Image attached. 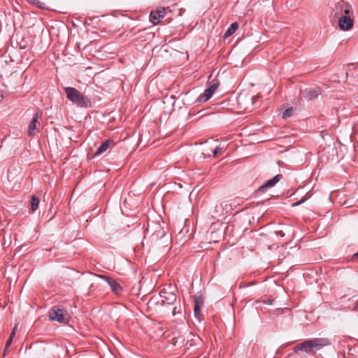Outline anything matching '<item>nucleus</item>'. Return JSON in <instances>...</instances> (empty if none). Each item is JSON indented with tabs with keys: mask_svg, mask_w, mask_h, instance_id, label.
I'll use <instances>...</instances> for the list:
<instances>
[{
	"mask_svg": "<svg viewBox=\"0 0 358 358\" xmlns=\"http://www.w3.org/2000/svg\"><path fill=\"white\" fill-rule=\"evenodd\" d=\"M99 277L108 282L111 290L114 293H115L116 294H120L122 292V287L115 280L104 275H100Z\"/></svg>",
	"mask_w": 358,
	"mask_h": 358,
	"instance_id": "nucleus-9",
	"label": "nucleus"
},
{
	"mask_svg": "<svg viewBox=\"0 0 358 358\" xmlns=\"http://www.w3.org/2000/svg\"><path fill=\"white\" fill-rule=\"evenodd\" d=\"M0 99H3V96L0 94Z\"/></svg>",
	"mask_w": 358,
	"mask_h": 358,
	"instance_id": "nucleus-29",
	"label": "nucleus"
},
{
	"mask_svg": "<svg viewBox=\"0 0 358 358\" xmlns=\"http://www.w3.org/2000/svg\"><path fill=\"white\" fill-rule=\"evenodd\" d=\"M222 149L219 147H216V148L213 151V155L216 156L218 153L221 152Z\"/></svg>",
	"mask_w": 358,
	"mask_h": 358,
	"instance_id": "nucleus-23",
	"label": "nucleus"
},
{
	"mask_svg": "<svg viewBox=\"0 0 358 358\" xmlns=\"http://www.w3.org/2000/svg\"><path fill=\"white\" fill-rule=\"evenodd\" d=\"M43 112L41 110H38L34 115L29 123L28 135L31 136L35 134V130L36 129V124L38 122V120L42 117Z\"/></svg>",
	"mask_w": 358,
	"mask_h": 358,
	"instance_id": "nucleus-10",
	"label": "nucleus"
},
{
	"mask_svg": "<svg viewBox=\"0 0 358 358\" xmlns=\"http://www.w3.org/2000/svg\"><path fill=\"white\" fill-rule=\"evenodd\" d=\"M282 178V174H277L272 178L267 180L264 185L259 186L257 191L262 193L266 192L268 188L274 187Z\"/></svg>",
	"mask_w": 358,
	"mask_h": 358,
	"instance_id": "nucleus-8",
	"label": "nucleus"
},
{
	"mask_svg": "<svg viewBox=\"0 0 358 358\" xmlns=\"http://www.w3.org/2000/svg\"><path fill=\"white\" fill-rule=\"evenodd\" d=\"M172 289L171 286L168 285L160 290L159 295L164 303L173 305L176 301L177 295Z\"/></svg>",
	"mask_w": 358,
	"mask_h": 358,
	"instance_id": "nucleus-6",
	"label": "nucleus"
},
{
	"mask_svg": "<svg viewBox=\"0 0 358 358\" xmlns=\"http://www.w3.org/2000/svg\"><path fill=\"white\" fill-rule=\"evenodd\" d=\"M113 142L111 139H108L103 142L101 145L97 148L96 152L94 154L93 157H97L103 153L110 147V143Z\"/></svg>",
	"mask_w": 358,
	"mask_h": 358,
	"instance_id": "nucleus-12",
	"label": "nucleus"
},
{
	"mask_svg": "<svg viewBox=\"0 0 358 358\" xmlns=\"http://www.w3.org/2000/svg\"><path fill=\"white\" fill-rule=\"evenodd\" d=\"M219 85V83L217 82L212 84L208 88H207L208 90V91H210L213 94L214 93V92L215 91V90L217 88Z\"/></svg>",
	"mask_w": 358,
	"mask_h": 358,
	"instance_id": "nucleus-20",
	"label": "nucleus"
},
{
	"mask_svg": "<svg viewBox=\"0 0 358 358\" xmlns=\"http://www.w3.org/2000/svg\"><path fill=\"white\" fill-rule=\"evenodd\" d=\"M293 111V108H289L286 109L283 113H282V118L286 119L287 117H289Z\"/></svg>",
	"mask_w": 358,
	"mask_h": 358,
	"instance_id": "nucleus-19",
	"label": "nucleus"
},
{
	"mask_svg": "<svg viewBox=\"0 0 358 358\" xmlns=\"http://www.w3.org/2000/svg\"><path fill=\"white\" fill-rule=\"evenodd\" d=\"M338 27L343 31L350 30L354 25V15L349 14L338 18Z\"/></svg>",
	"mask_w": 358,
	"mask_h": 358,
	"instance_id": "nucleus-7",
	"label": "nucleus"
},
{
	"mask_svg": "<svg viewBox=\"0 0 358 358\" xmlns=\"http://www.w3.org/2000/svg\"><path fill=\"white\" fill-rule=\"evenodd\" d=\"M256 99L257 98L255 96H252L248 92L240 93L236 98L239 110L243 111L252 110Z\"/></svg>",
	"mask_w": 358,
	"mask_h": 358,
	"instance_id": "nucleus-3",
	"label": "nucleus"
},
{
	"mask_svg": "<svg viewBox=\"0 0 358 358\" xmlns=\"http://www.w3.org/2000/svg\"><path fill=\"white\" fill-rule=\"evenodd\" d=\"M12 342H13V339H12V338H8V340H7V341H6V343L5 348H6H6H8L10 345V344L12 343Z\"/></svg>",
	"mask_w": 358,
	"mask_h": 358,
	"instance_id": "nucleus-22",
	"label": "nucleus"
},
{
	"mask_svg": "<svg viewBox=\"0 0 358 358\" xmlns=\"http://www.w3.org/2000/svg\"><path fill=\"white\" fill-rule=\"evenodd\" d=\"M15 332H11V334H10V335L9 338H12V339H13V337L15 336Z\"/></svg>",
	"mask_w": 358,
	"mask_h": 358,
	"instance_id": "nucleus-26",
	"label": "nucleus"
},
{
	"mask_svg": "<svg viewBox=\"0 0 358 358\" xmlns=\"http://www.w3.org/2000/svg\"><path fill=\"white\" fill-rule=\"evenodd\" d=\"M357 257H358V251L355 254H354V255L352 257V259H356Z\"/></svg>",
	"mask_w": 358,
	"mask_h": 358,
	"instance_id": "nucleus-25",
	"label": "nucleus"
},
{
	"mask_svg": "<svg viewBox=\"0 0 358 358\" xmlns=\"http://www.w3.org/2000/svg\"><path fill=\"white\" fill-rule=\"evenodd\" d=\"M30 2H31L34 5H36L37 7L40 8H45V3L43 2H41L39 0H29Z\"/></svg>",
	"mask_w": 358,
	"mask_h": 358,
	"instance_id": "nucleus-18",
	"label": "nucleus"
},
{
	"mask_svg": "<svg viewBox=\"0 0 358 358\" xmlns=\"http://www.w3.org/2000/svg\"><path fill=\"white\" fill-rule=\"evenodd\" d=\"M160 234H160L161 238H162V237L165 236V233H164V231H161V233H160Z\"/></svg>",
	"mask_w": 358,
	"mask_h": 358,
	"instance_id": "nucleus-27",
	"label": "nucleus"
},
{
	"mask_svg": "<svg viewBox=\"0 0 358 358\" xmlns=\"http://www.w3.org/2000/svg\"><path fill=\"white\" fill-rule=\"evenodd\" d=\"M49 317L52 321L66 324L69 321L66 311L60 306H54L49 311Z\"/></svg>",
	"mask_w": 358,
	"mask_h": 358,
	"instance_id": "nucleus-4",
	"label": "nucleus"
},
{
	"mask_svg": "<svg viewBox=\"0 0 358 358\" xmlns=\"http://www.w3.org/2000/svg\"><path fill=\"white\" fill-rule=\"evenodd\" d=\"M352 10L351 5L345 1L337 2L333 8V13L337 19L343 15L352 14Z\"/></svg>",
	"mask_w": 358,
	"mask_h": 358,
	"instance_id": "nucleus-5",
	"label": "nucleus"
},
{
	"mask_svg": "<svg viewBox=\"0 0 358 358\" xmlns=\"http://www.w3.org/2000/svg\"><path fill=\"white\" fill-rule=\"evenodd\" d=\"M166 15L165 8H162L159 10L152 11L150 14V20L154 24H157L161 18H163Z\"/></svg>",
	"mask_w": 358,
	"mask_h": 358,
	"instance_id": "nucleus-11",
	"label": "nucleus"
},
{
	"mask_svg": "<svg viewBox=\"0 0 358 358\" xmlns=\"http://www.w3.org/2000/svg\"><path fill=\"white\" fill-rule=\"evenodd\" d=\"M331 345V341L327 338H313L305 340L296 345L293 350L295 353L304 352L309 355H315L317 352Z\"/></svg>",
	"mask_w": 358,
	"mask_h": 358,
	"instance_id": "nucleus-1",
	"label": "nucleus"
},
{
	"mask_svg": "<svg viewBox=\"0 0 358 358\" xmlns=\"http://www.w3.org/2000/svg\"><path fill=\"white\" fill-rule=\"evenodd\" d=\"M212 95H213V94L210 91H208V89H206V90H205V91L201 94H200L198 96V98L196 99V101H197V102H206L208 99H210Z\"/></svg>",
	"mask_w": 358,
	"mask_h": 358,
	"instance_id": "nucleus-15",
	"label": "nucleus"
},
{
	"mask_svg": "<svg viewBox=\"0 0 358 358\" xmlns=\"http://www.w3.org/2000/svg\"><path fill=\"white\" fill-rule=\"evenodd\" d=\"M180 313V310H177V307H174V308H173V310H172V315H173V316H175L176 315H177V314H178V313Z\"/></svg>",
	"mask_w": 358,
	"mask_h": 358,
	"instance_id": "nucleus-24",
	"label": "nucleus"
},
{
	"mask_svg": "<svg viewBox=\"0 0 358 358\" xmlns=\"http://www.w3.org/2000/svg\"><path fill=\"white\" fill-rule=\"evenodd\" d=\"M16 329H17V326H15L13 329V331H12V332H15V333Z\"/></svg>",
	"mask_w": 358,
	"mask_h": 358,
	"instance_id": "nucleus-28",
	"label": "nucleus"
},
{
	"mask_svg": "<svg viewBox=\"0 0 358 358\" xmlns=\"http://www.w3.org/2000/svg\"><path fill=\"white\" fill-rule=\"evenodd\" d=\"M40 199L36 196H32L31 199V209L32 211L36 210L38 208Z\"/></svg>",
	"mask_w": 358,
	"mask_h": 358,
	"instance_id": "nucleus-17",
	"label": "nucleus"
},
{
	"mask_svg": "<svg viewBox=\"0 0 358 358\" xmlns=\"http://www.w3.org/2000/svg\"><path fill=\"white\" fill-rule=\"evenodd\" d=\"M321 94V91L318 89H310L306 91L305 94V99L307 100H313L318 97Z\"/></svg>",
	"mask_w": 358,
	"mask_h": 358,
	"instance_id": "nucleus-13",
	"label": "nucleus"
},
{
	"mask_svg": "<svg viewBox=\"0 0 358 358\" xmlns=\"http://www.w3.org/2000/svg\"><path fill=\"white\" fill-rule=\"evenodd\" d=\"M203 302L199 301V300L197 298L194 299V315L196 317H199L201 315V308L202 306Z\"/></svg>",
	"mask_w": 358,
	"mask_h": 358,
	"instance_id": "nucleus-16",
	"label": "nucleus"
},
{
	"mask_svg": "<svg viewBox=\"0 0 358 358\" xmlns=\"http://www.w3.org/2000/svg\"><path fill=\"white\" fill-rule=\"evenodd\" d=\"M307 200V198L303 196L301 200H299V201L297 202H295L294 203L292 204V206L294 207V206H297L301 203H303V202H305Z\"/></svg>",
	"mask_w": 358,
	"mask_h": 358,
	"instance_id": "nucleus-21",
	"label": "nucleus"
},
{
	"mask_svg": "<svg viewBox=\"0 0 358 358\" xmlns=\"http://www.w3.org/2000/svg\"><path fill=\"white\" fill-rule=\"evenodd\" d=\"M239 24L238 22H233L230 27L227 29L224 34V37L227 38L230 36H231L238 29Z\"/></svg>",
	"mask_w": 358,
	"mask_h": 358,
	"instance_id": "nucleus-14",
	"label": "nucleus"
},
{
	"mask_svg": "<svg viewBox=\"0 0 358 358\" xmlns=\"http://www.w3.org/2000/svg\"><path fill=\"white\" fill-rule=\"evenodd\" d=\"M64 90L66 98L77 106L87 108L91 106V101L85 97L77 89L72 87H66Z\"/></svg>",
	"mask_w": 358,
	"mask_h": 358,
	"instance_id": "nucleus-2",
	"label": "nucleus"
},
{
	"mask_svg": "<svg viewBox=\"0 0 358 358\" xmlns=\"http://www.w3.org/2000/svg\"><path fill=\"white\" fill-rule=\"evenodd\" d=\"M357 34H358V31H357Z\"/></svg>",
	"mask_w": 358,
	"mask_h": 358,
	"instance_id": "nucleus-30",
	"label": "nucleus"
}]
</instances>
